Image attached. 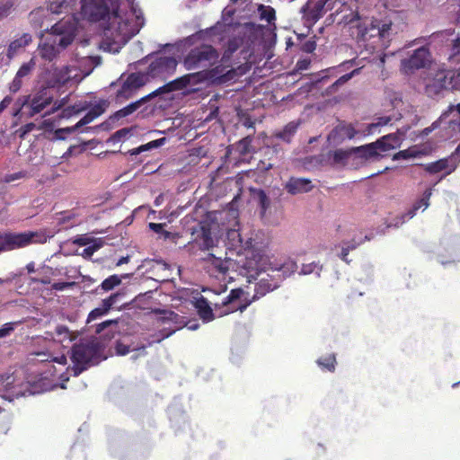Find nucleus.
Returning a JSON list of instances; mask_svg holds the SVG:
<instances>
[{
    "label": "nucleus",
    "instance_id": "1",
    "mask_svg": "<svg viewBox=\"0 0 460 460\" xmlns=\"http://www.w3.org/2000/svg\"><path fill=\"white\" fill-rule=\"evenodd\" d=\"M80 15L89 22H99L109 17L104 28L103 44L109 52L117 53L145 24L142 11L134 3L124 15L115 12L118 0H81Z\"/></svg>",
    "mask_w": 460,
    "mask_h": 460
},
{
    "label": "nucleus",
    "instance_id": "2",
    "mask_svg": "<svg viewBox=\"0 0 460 460\" xmlns=\"http://www.w3.org/2000/svg\"><path fill=\"white\" fill-rule=\"evenodd\" d=\"M77 31V22L75 18L68 17L58 21L51 29V32L43 36L38 47L42 59L53 61L68 45H70Z\"/></svg>",
    "mask_w": 460,
    "mask_h": 460
},
{
    "label": "nucleus",
    "instance_id": "3",
    "mask_svg": "<svg viewBox=\"0 0 460 460\" xmlns=\"http://www.w3.org/2000/svg\"><path fill=\"white\" fill-rule=\"evenodd\" d=\"M101 64L97 56H83L76 52L67 66L56 69L52 79L59 85L76 84L89 75Z\"/></svg>",
    "mask_w": 460,
    "mask_h": 460
},
{
    "label": "nucleus",
    "instance_id": "4",
    "mask_svg": "<svg viewBox=\"0 0 460 460\" xmlns=\"http://www.w3.org/2000/svg\"><path fill=\"white\" fill-rule=\"evenodd\" d=\"M101 347L96 339L87 338L73 346L71 360L74 376H78L90 365L99 362Z\"/></svg>",
    "mask_w": 460,
    "mask_h": 460
},
{
    "label": "nucleus",
    "instance_id": "5",
    "mask_svg": "<svg viewBox=\"0 0 460 460\" xmlns=\"http://www.w3.org/2000/svg\"><path fill=\"white\" fill-rule=\"evenodd\" d=\"M460 90V74L445 69H430L426 78L425 93L430 98H438L446 90Z\"/></svg>",
    "mask_w": 460,
    "mask_h": 460
},
{
    "label": "nucleus",
    "instance_id": "6",
    "mask_svg": "<svg viewBox=\"0 0 460 460\" xmlns=\"http://www.w3.org/2000/svg\"><path fill=\"white\" fill-rule=\"evenodd\" d=\"M431 63L432 58L429 49L420 47L402 58L401 71L404 75H411L420 69L429 68Z\"/></svg>",
    "mask_w": 460,
    "mask_h": 460
},
{
    "label": "nucleus",
    "instance_id": "7",
    "mask_svg": "<svg viewBox=\"0 0 460 460\" xmlns=\"http://www.w3.org/2000/svg\"><path fill=\"white\" fill-rule=\"evenodd\" d=\"M217 58L215 49L209 45H201L192 49L184 58L183 65L187 70L206 68Z\"/></svg>",
    "mask_w": 460,
    "mask_h": 460
},
{
    "label": "nucleus",
    "instance_id": "8",
    "mask_svg": "<svg viewBox=\"0 0 460 460\" xmlns=\"http://www.w3.org/2000/svg\"><path fill=\"white\" fill-rule=\"evenodd\" d=\"M360 35L363 40L367 41L377 37L384 41V45L389 41L390 37L395 32L393 24L389 21L373 20L359 27Z\"/></svg>",
    "mask_w": 460,
    "mask_h": 460
},
{
    "label": "nucleus",
    "instance_id": "9",
    "mask_svg": "<svg viewBox=\"0 0 460 460\" xmlns=\"http://www.w3.org/2000/svg\"><path fill=\"white\" fill-rule=\"evenodd\" d=\"M177 66V60L171 56L159 55L152 60L145 74L149 78H164L172 75Z\"/></svg>",
    "mask_w": 460,
    "mask_h": 460
},
{
    "label": "nucleus",
    "instance_id": "10",
    "mask_svg": "<svg viewBox=\"0 0 460 460\" xmlns=\"http://www.w3.org/2000/svg\"><path fill=\"white\" fill-rule=\"evenodd\" d=\"M444 137L447 138H460V103L451 104L440 116Z\"/></svg>",
    "mask_w": 460,
    "mask_h": 460
},
{
    "label": "nucleus",
    "instance_id": "11",
    "mask_svg": "<svg viewBox=\"0 0 460 460\" xmlns=\"http://www.w3.org/2000/svg\"><path fill=\"white\" fill-rule=\"evenodd\" d=\"M8 251L25 247L31 243H44L49 236L42 232L6 233Z\"/></svg>",
    "mask_w": 460,
    "mask_h": 460
},
{
    "label": "nucleus",
    "instance_id": "12",
    "mask_svg": "<svg viewBox=\"0 0 460 460\" xmlns=\"http://www.w3.org/2000/svg\"><path fill=\"white\" fill-rule=\"evenodd\" d=\"M246 300V294L241 288L232 289L231 292L221 299V302H216L215 305H221L222 311L219 313V316L230 314L232 312L240 310L243 312L250 302L242 303Z\"/></svg>",
    "mask_w": 460,
    "mask_h": 460
},
{
    "label": "nucleus",
    "instance_id": "13",
    "mask_svg": "<svg viewBox=\"0 0 460 460\" xmlns=\"http://www.w3.org/2000/svg\"><path fill=\"white\" fill-rule=\"evenodd\" d=\"M206 79V74L203 71L191 73L169 82L164 86L158 88L152 94L170 93L175 90H181L189 86H194Z\"/></svg>",
    "mask_w": 460,
    "mask_h": 460
},
{
    "label": "nucleus",
    "instance_id": "14",
    "mask_svg": "<svg viewBox=\"0 0 460 460\" xmlns=\"http://www.w3.org/2000/svg\"><path fill=\"white\" fill-rule=\"evenodd\" d=\"M382 142L383 141H376L365 146L353 147L352 166L358 167L363 165L367 162L377 160L381 156L379 146L381 145Z\"/></svg>",
    "mask_w": 460,
    "mask_h": 460
},
{
    "label": "nucleus",
    "instance_id": "15",
    "mask_svg": "<svg viewBox=\"0 0 460 460\" xmlns=\"http://www.w3.org/2000/svg\"><path fill=\"white\" fill-rule=\"evenodd\" d=\"M147 76L144 73H133L129 75L123 82L120 89L118 91L119 98L128 99L139 88L147 83Z\"/></svg>",
    "mask_w": 460,
    "mask_h": 460
},
{
    "label": "nucleus",
    "instance_id": "16",
    "mask_svg": "<svg viewBox=\"0 0 460 460\" xmlns=\"http://www.w3.org/2000/svg\"><path fill=\"white\" fill-rule=\"evenodd\" d=\"M76 2L77 0H56L49 4L48 9L54 14H65V17L61 20H65L68 17L75 18V21L77 22L78 30L83 27V24L79 21L77 14L74 13Z\"/></svg>",
    "mask_w": 460,
    "mask_h": 460
},
{
    "label": "nucleus",
    "instance_id": "17",
    "mask_svg": "<svg viewBox=\"0 0 460 460\" xmlns=\"http://www.w3.org/2000/svg\"><path fill=\"white\" fill-rule=\"evenodd\" d=\"M16 386L17 385H14L13 378H12V376L0 375V396L4 399L12 400L11 395L3 394L4 392H11L12 397L25 396L27 394H34L38 393V391L32 387L29 388L28 385H26V389H23L22 387L18 389Z\"/></svg>",
    "mask_w": 460,
    "mask_h": 460
},
{
    "label": "nucleus",
    "instance_id": "18",
    "mask_svg": "<svg viewBox=\"0 0 460 460\" xmlns=\"http://www.w3.org/2000/svg\"><path fill=\"white\" fill-rule=\"evenodd\" d=\"M454 157L455 156H448L433 163L423 164L424 170L430 174L444 172V175L440 178V180H442L457 168V161Z\"/></svg>",
    "mask_w": 460,
    "mask_h": 460
},
{
    "label": "nucleus",
    "instance_id": "19",
    "mask_svg": "<svg viewBox=\"0 0 460 460\" xmlns=\"http://www.w3.org/2000/svg\"><path fill=\"white\" fill-rule=\"evenodd\" d=\"M244 4L245 0H230V3L222 13V20L225 25H233L234 23V17L242 18L244 16L243 12H244L247 6Z\"/></svg>",
    "mask_w": 460,
    "mask_h": 460
},
{
    "label": "nucleus",
    "instance_id": "20",
    "mask_svg": "<svg viewBox=\"0 0 460 460\" xmlns=\"http://www.w3.org/2000/svg\"><path fill=\"white\" fill-rule=\"evenodd\" d=\"M313 188L312 181L305 178H290L285 184V189L292 195L308 192Z\"/></svg>",
    "mask_w": 460,
    "mask_h": 460
},
{
    "label": "nucleus",
    "instance_id": "21",
    "mask_svg": "<svg viewBox=\"0 0 460 460\" xmlns=\"http://www.w3.org/2000/svg\"><path fill=\"white\" fill-rule=\"evenodd\" d=\"M31 41L32 38L29 33H23L19 38L14 39L8 46L7 58L13 59L16 55L22 52Z\"/></svg>",
    "mask_w": 460,
    "mask_h": 460
},
{
    "label": "nucleus",
    "instance_id": "22",
    "mask_svg": "<svg viewBox=\"0 0 460 460\" xmlns=\"http://www.w3.org/2000/svg\"><path fill=\"white\" fill-rule=\"evenodd\" d=\"M227 238L233 242V245H235L236 243H240L244 249L248 250V254L251 253L252 256L253 255V252L256 250H260L261 248H257V243L254 242L252 238H249L248 240L243 243V239L236 229H229L227 231Z\"/></svg>",
    "mask_w": 460,
    "mask_h": 460
},
{
    "label": "nucleus",
    "instance_id": "23",
    "mask_svg": "<svg viewBox=\"0 0 460 460\" xmlns=\"http://www.w3.org/2000/svg\"><path fill=\"white\" fill-rule=\"evenodd\" d=\"M52 102V98L43 93H38L31 99L29 108V115L34 116L41 112L46 107Z\"/></svg>",
    "mask_w": 460,
    "mask_h": 460
},
{
    "label": "nucleus",
    "instance_id": "24",
    "mask_svg": "<svg viewBox=\"0 0 460 460\" xmlns=\"http://www.w3.org/2000/svg\"><path fill=\"white\" fill-rule=\"evenodd\" d=\"M330 159L335 165L339 166H352L353 155L352 148L349 149H337L330 154Z\"/></svg>",
    "mask_w": 460,
    "mask_h": 460
},
{
    "label": "nucleus",
    "instance_id": "25",
    "mask_svg": "<svg viewBox=\"0 0 460 460\" xmlns=\"http://www.w3.org/2000/svg\"><path fill=\"white\" fill-rule=\"evenodd\" d=\"M204 261L208 263L207 268L211 274H225L228 270V261L208 253Z\"/></svg>",
    "mask_w": 460,
    "mask_h": 460
},
{
    "label": "nucleus",
    "instance_id": "26",
    "mask_svg": "<svg viewBox=\"0 0 460 460\" xmlns=\"http://www.w3.org/2000/svg\"><path fill=\"white\" fill-rule=\"evenodd\" d=\"M432 187L428 188L423 192L422 196L418 200H416V202L412 205V208L406 212L408 218H412L419 209L422 208V210H425L429 208V199L432 195Z\"/></svg>",
    "mask_w": 460,
    "mask_h": 460
},
{
    "label": "nucleus",
    "instance_id": "27",
    "mask_svg": "<svg viewBox=\"0 0 460 460\" xmlns=\"http://www.w3.org/2000/svg\"><path fill=\"white\" fill-rule=\"evenodd\" d=\"M146 345L142 344L141 346H131L125 343L123 341H119L116 343V353L120 356H125L130 351H137V354L133 355L132 358L136 359L138 356H142L145 354Z\"/></svg>",
    "mask_w": 460,
    "mask_h": 460
},
{
    "label": "nucleus",
    "instance_id": "28",
    "mask_svg": "<svg viewBox=\"0 0 460 460\" xmlns=\"http://www.w3.org/2000/svg\"><path fill=\"white\" fill-rule=\"evenodd\" d=\"M428 154V151L425 147L413 146L410 148L402 150L395 154L394 155V160H400V159H410V158H416L420 157Z\"/></svg>",
    "mask_w": 460,
    "mask_h": 460
},
{
    "label": "nucleus",
    "instance_id": "29",
    "mask_svg": "<svg viewBox=\"0 0 460 460\" xmlns=\"http://www.w3.org/2000/svg\"><path fill=\"white\" fill-rule=\"evenodd\" d=\"M402 137L400 134H388L377 141H383L379 146L381 152H386L400 146Z\"/></svg>",
    "mask_w": 460,
    "mask_h": 460
},
{
    "label": "nucleus",
    "instance_id": "30",
    "mask_svg": "<svg viewBox=\"0 0 460 460\" xmlns=\"http://www.w3.org/2000/svg\"><path fill=\"white\" fill-rule=\"evenodd\" d=\"M196 308L198 309L200 318H202L204 322L208 323L214 319L213 311L207 299L203 297L198 299L196 302Z\"/></svg>",
    "mask_w": 460,
    "mask_h": 460
},
{
    "label": "nucleus",
    "instance_id": "31",
    "mask_svg": "<svg viewBox=\"0 0 460 460\" xmlns=\"http://www.w3.org/2000/svg\"><path fill=\"white\" fill-rule=\"evenodd\" d=\"M149 98V95L141 98L140 100L132 102L128 104V106L120 109L119 111H116L113 115L114 119H119L121 118H125L128 115H131L133 112H135L141 105L142 103Z\"/></svg>",
    "mask_w": 460,
    "mask_h": 460
},
{
    "label": "nucleus",
    "instance_id": "32",
    "mask_svg": "<svg viewBox=\"0 0 460 460\" xmlns=\"http://www.w3.org/2000/svg\"><path fill=\"white\" fill-rule=\"evenodd\" d=\"M130 276H131L130 274L110 276L109 278L105 279L102 281L101 287L103 290L110 291V290L113 289L115 287L120 285L122 282V279H129Z\"/></svg>",
    "mask_w": 460,
    "mask_h": 460
},
{
    "label": "nucleus",
    "instance_id": "33",
    "mask_svg": "<svg viewBox=\"0 0 460 460\" xmlns=\"http://www.w3.org/2000/svg\"><path fill=\"white\" fill-rule=\"evenodd\" d=\"M54 339L61 343L65 341L71 342L75 339V335L71 332L67 327L64 325H58L55 329Z\"/></svg>",
    "mask_w": 460,
    "mask_h": 460
},
{
    "label": "nucleus",
    "instance_id": "34",
    "mask_svg": "<svg viewBox=\"0 0 460 460\" xmlns=\"http://www.w3.org/2000/svg\"><path fill=\"white\" fill-rule=\"evenodd\" d=\"M298 127V123L292 121L289 122L281 131L278 132L276 134V137L279 138H281L282 140L286 142H289L291 140V137L296 133Z\"/></svg>",
    "mask_w": 460,
    "mask_h": 460
},
{
    "label": "nucleus",
    "instance_id": "35",
    "mask_svg": "<svg viewBox=\"0 0 460 460\" xmlns=\"http://www.w3.org/2000/svg\"><path fill=\"white\" fill-rule=\"evenodd\" d=\"M279 286V280L269 281L265 278H261L257 293L260 294L259 296H261L265 295L266 292L272 291V290L276 289Z\"/></svg>",
    "mask_w": 460,
    "mask_h": 460
},
{
    "label": "nucleus",
    "instance_id": "36",
    "mask_svg": "<svg viewBox=\"0 0 460 460\" xmlns=\"http://www.w3.org/2000/svg\"><path fill=\"white\" fill-rule=\"evenodd\" d=\"M322 270L323 265H321L319 262H311L307 264H303L299 274L309 275L314 273L316 275V277L319 278Z\"/></svg>",
    "mask_w": 460,
    "mask_h": 460
},
{
    "label": "nucleus",
    "instance_id": "37",
    "mask_svg": "<svg viewBox=\"0 0 460 460\" xmlns=\"http://www.w3.org/2000/svg\"><path fill=\"white\" fill-rule=\"evenodd\" d=\"M104 244V241L102 239V238H98L96 239V241H93V243L88 245V246H85L84 249H83V251L81 252V255L85 258V259H89L92 257V255L96 252L98 251L99 249H101Z\"/></svg>",
    "mask_w": 460,
    "mask_h": 460
},
{
    "label": "nucleus",
    "instance_id": "38",
    "mask_svg": "<svg viewBox=\"0 0 460 460\" xmlns=\"http://www.w3.org/2000/svg\"><path fill=\"white\" fill-rule=\"evenodd\" d=\"M258 13L261 20H264L269 23L275 20V10L270 6L258 5Z\"/></svg>",
    "mask_w": 460,
    "mask_h": 460
},
{
    "label": "nucleus",
    "instance_id": "39",
    "mask_svg": "<svg viewBox=\"0 0 460 460\" xmlns=\"http://www.w3.org/2000/svg\"><path fill=\"white\" fill-rule=\"evenodd\" d=\"M88 108L86 102H78L72 106H68L62 111V117H70L73 114H77Z\"/></svg>",
    "mask_w": 460,
    "mask_h": 460
},
{
    "label": "nucleus",
    "instance_id": "40",
    "mask_svg": "<svg viewBox=\"0 0 460 460\" xmlns=\"http://www.w3.org/2000/svg\"><path fill=\"white\" fill-rule=\"evenodd\" d=\"M166 139L164 137L163 138H159V139H156V140H153L146 145H143L141 146H139L138 148H136L134 150H132V155H137L143 151H146V150H149L151 148H156V147H159L161 146H163L164 143H165Z\"/></svg>",
    "mask_w": 460,
    "mask_h": 460
},
{
    "label": "nucleus",
    "instance_id": "41",
    "mask_svg": "<svg viewBox=\"0 0 460 460\" xmlns=\"http://www.w3.org/2000/svg\"><path fill=\"white\" fill-rule=\"evenodd\" d=\"M391 120H392L391 116H384V117L378 118L376 119V121L370 123L367 126V133L368 134L375 133L376 131L377 128L388 125L391 122Z\"/></svg>",
    "mask_w": 460,
    "mask_h": 460
},
{
    "label": "nucleus",
    "instance_id": "42",
    "mask_svg": "<svg viewBox=\"0 0 460 460\" xmlns=\"http://www.w3.org/2000/svg\"><path fill=\"white\" fill-rule=\"evenodd\" d=\"M36 66L35 58H31L27 63L21 66L16 75L18 77L22 78L27 76Z\"/></svg>",
    "mask_w": 460,
    "mask_h": 460
},
{
    "label": "nucleus",
    "instance_id": "43",
    "mask_svg": "<svg viewBox=\"0 0 460 460\" xmlns=\"http://www.w3.org/2000/svg\"><path fill=\"white\" fill-rule=\"evenodd\" d=\"M13 7V0H2L0 1V21L8 17Z\"/></svg>",
    "mask_w": 460,
    "mask_h": 460
},
{
    "label": "nucleus",
    "instance_id": "44",
    "mask_svg": "<svg viewBox=\"0 0 460 460\" xmlns=\"http://www.w3.org/2000/svg\"><path fill=\"white\" fill-rule=\"evenodd\" d=\"M257 199L259 201V205L261 208V215L264 216L266 213V210L269 208L270 205V200L265 194L263 190H259L257 193Z\"/></svg>",
    "mask_w": 460,
    "mask_h": 460
},
{
    "label": "nucleus",
    "instance_id": "45",
    "mask_svg": "<svg viewBox=\"0 0 460 460\" xmlns=\"http://www.w3.org/2000/svg\"><path fill=\"white\" fill-rule=\"evenodd\" d=\"M318 365L323 368H325L329 371H333L335 368V357L334 355H329L325 358L318 359Z\"/></svg>",
    "mask_w": 460,
    "mask_h": 460
},
{
    "label": "nucleus",
    "instance_id": "46",
    "mask_svg": "<svg viewBox=\"0 0 460 460\" xmlns=\"http://www.w3.org/2000/svg\"><path fill=\"white\" fill-rule=\"evenodd\" d=\"M296 270L297 264L292 259L287 260L279 268V270H281L285 276H288L294 273Z\"/></svg>",
    "mask_w": 460,
    "mask_h": 460
},
{
    "label": "nucleus",
    "instance_id": "47",
    "mask_svg": "<svg viewBox=\"0 0 460 460\" xmlns=\"http://www.w3.org/2000/svg\"><path fill=\"white\" fill-rule=\"evenodd\" d=\"M336 130L339 131L343 137L349 139L353 138L358 134V131L351 125L338 127Z\"/></svg>",
    "mask_w": 460,
    "mask_h": 460
},
{
    "label": "nucleus",
    "instance_id": "48",
    "mask_svg": "<svg viewBox=\"0 0 460 460\" xmlns=\"http://www.w3.org/2000/svg\"><path fill=\"white\" fill-rule=\"evenodd\" d=\"M360 243L361 242L355 243L354 241L349 242V243H346L342 246L341 252V255H340L341 260H343L344 261L348 262L347 256H348L349 251L356 249L357 246H358L360 244Z\"/></svg>",
    "mask_w": 460,
    "mask_h": 460
},
{
    "label": "nucleus",
    "instance_id": "49",
    "mask_svg": "<svg viewBox=\"0 0 460 460\" xmlns=\"http://www.w3.org/2000/svg\"><path fill=\"white\" fill-rule=\"evenodd\" d=\"M94 119V115L88 111L76 124L73 128H66V130L68 132H72L74 129L83 127L86 124L91 123Z\"/></svg>",
    "mask_w": 460,
    "mask_h": 460
},
{
    "label": "nucleus",
    "instance_id": "50",
    "mask_svg": "<svg viewBox=\"0 0 460 460\" xmlns=\"http://www.w3.org/2000/svg\"><path fill=\"white\" fill-rule=\"evenodd\" d=\"M15 323H6L0 328V338L9 336L14 330Z\"/></svg>",
    "mask_w": 460,
    "mask_h": 460
},
{
    "label": "nucleus",
    "instance_id": "51",
    "mask_svg": "<svg viewBox=\"0 0 460 460\" xmlns=\"http://www.w3.org/2000/svg\"><path fill=\"white\" fill-rule=\"evenodd\" d=\"M408 217L406 213L401 215L400 217H396L394 218L390 223H388L387 227H399L400 226L403 225L406 220H408Z\"/></svg>",
    "mask_w": 460,
    "mask_h": 460
},
{
    "label": "nucleus",
    "instance_id": "52",
    "mask_svg": "<svg viewBox=\"0 0 460 460\" xmlns=\"http://www.w3.org/2000/svg\"><path fill=\"white\" fill-rule=\"evenodd\" d=\"M104 314H106V313L102 310V307L99 306L90 312L87 318V323H91L92 321L98 319L103 316Z\"/></svg>",
    "mask_w": 460,
    "mask_h": 460
},
{
    "label": "nucleus",
    "instance_id": "53",
    "mask_svg": "<svg viewBox=\"0 0 460 460\" xmlns=\"http://www.w3.org/2000/svg\"><path fill=\"white\" fill-rule=\"evenodd\" d=\"M97 238H93L87 235H82L79 236L75 243L81 245V246H88L92 243H93V241H96Z\"/></svg>",
    "mask_w": 460,
    "mask_h": 460
},
{
    "label": "nucleus",
    "instance_id": "54",
    "mask_svg": "<svg viewBox=\"0 0 460 460\" xmlns=\"http://www.w3.org/2000/svg\"><path fill=\"white\" fill-rule=\"evenodd\" d=\"M443 128V125H442V121H440V117L432 123V125L430 127H428V128H425L422 132H421V135L422 136H428L429 133H431L434 129L438 128Z\"/></svg>",
    "mask_w": 460,
    "mask_h": 460
},
{
    "label": "nucleus",
    "instance_id": "55",
    "mask_svg": "<svg viewBox=\"0 0 460 460\" xmlns=\"http://www.w3.org/2000/svg\"><path fill=\"white\" fill-rule=\"evenodd\" d=\"M359 69H354L352 72L341 76L335 83L334 85H341L348 82L352 76L358 74Z\"/></svg>",
    "mask_w": 460,
    "mask_h": 460
},
{
    "label": "nucleus",
    "instance_id": "56",
    "mask_svg": "<svg viewBox=\"0 0 460 460\" xmlns=\"http://www.w3.org/2000/svg\"><path fill=\"white\" fill-rule=\"evenodd\" d=\"M22 85V78L15 75L13 80L12 81V83L9 85V90L12 93H16L21 89Z\"/></svg>",
    "mask_w": 460,
    "mask_h": 460
},
{
    "label": "nucleus",
    "instance_id": "57",
    "mask_svg": "<svg viewBox=\"0 0 460 460\" xmlns=\"http://www.w3.org/2000/svg\"><path fill=\"white\" fill-rule=\"evenodd\" d=\"M130 134V129L128 128H122L115 132L113 135V139L115 141H120L122 139H125L128 137V136Z\"/></svg>",
    "mask_w": 460,
    "mask_h": 460
},
{
    "label": "nucleus",
    "instance_id": "58",
    "mask_svg": "<svg viewBox=\"0 0 460 460\" xmlns=\"http://www.w3.org/2000/svg\"><path fill=\"white\" fill-rule=\"evenodd\" d=\"M25 176V173L23 172H14L11 174H7L4 176V181L5 182H12L13 181L22 179Z\"/></svg>",
    "mask_w": 460,
    "mask_h": 460
},
{
    "label": "nucleus",
    "instance_id": "59",
    "mask_svg": "<svg viewBox=\"0 0 460 460\" xmlns=\"http://www.w3.org/2000/svg\"><path fill=\"white\" fill-rule=\"evenodd\" d=\"M104 110V103L100 102L95 104L89 111L93 113L95 118H97L103 113Z\"/></svg>",
    "mask_w": 460,
    "mask_h": 460
},
{
    "label": "nucleus",
    "instance_id": "60",
    "mask_svg": "<svg viewBox=\"0 0 460 460\" xmlns=\"http://www.w3.org/2000/svg\"><path fill=\"white\" fill-rule=\"evenodd\" d=\"M262 261H263V257L261 255H260L258 261L253 260V261H251L247 262V268L250 269V270H254L258 271V270H261L260 263Z\"/></svg>",
    "mask_w": 460,
    "mask_h": 460
},
{
    "label": "nucleus",
    "instance_id": "61",
    "mask_svg": "<svg viewBox=\"0 0 460 460\" xmlns=\"http://www.w3.org/2000/svg\"><path fill=\"white\" fill-rule=\"evenodd\" d=\"M213 245V240L211 237L208 236L207 233H203V243H201V246L205 249H208Z\"/></svg>",
    "mask_w": 460,
    "mask_h": 460
},
{
    "label": "nucleus",
    "instance_id": "62",
    "mask_svg": "<svg viewBox=\"0 0 460 460\" xmlns=\"http://www.w3.org/2000/svg\"><path fill=\"white\" fill-rule=\"evenodd\" d=\"M122 296H123L122 293H115V294L111 295L107 298L110 301V303L112 305V307H113V306H115L118 304V302L119 301V299Z\"/></svg>",
    "mask_w": 460,
    "mask_h": 460
},
{
    "label": "nucleus",
    "instance_id": "63",
    "mask_svg": "<svg viewBox=\"0 0 460 460\" xmlns=\"http://www.w3.org/2000/svg\"><path fill=\"white\" fill-rule=\"evenodd\" d=\"M5 251H8L6 233L0 234V252Z\"/></svg>",
    "mask_w": 460,
    "mask_h": 460
},
{
    "label": "nucleus",
    "instance_id": "64",
    "mask_svg": "<svg viewBox=\"0 0 460 460\" xmlns=\"http://www.w3.org/2000/svg\"><path fill=\"white\" fill-rule=\"evenodd\" d=\"M460 53V38L454 40L452 45V55H457Z\"/></svg>",
    "mask_w": 460,
    "mask_h": 460
}]
</instances>
